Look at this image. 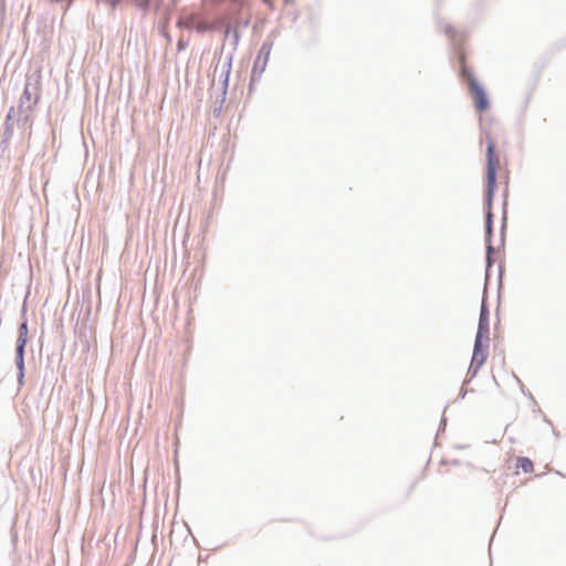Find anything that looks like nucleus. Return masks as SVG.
Instances as JSON below:
<instances>
[{
    "instance_id": "20e7f679",
    "label": "nucleus",
    "mask_w": 566,
    "mask_h": 566,
    "mask_svg": "<svg viewBox=\"0 0 566 566\" xmlns=\"http://www.w3.org/2000/svg\"><path fill=\"white\" fill-rule=\"evenodd\" d=\"M489 353H476L473 350L470 366L467 373V378L463 381V386L469 384L479 373L480 368L483 366L488 358Z\"/></svg>"
},
{
    "instance_id": "f03ea898",
    "label": "nucleus",
    "mask_w": 566,
    "mask_h": 566,
    "mask_svg": "<svg viewBox=\"0 0 566 566\" xmlns=\"http://www.w3.org/2000/svg\"><path fill=\"white\" fill-rule=\"evenodd\" d=\"M462 76L465 78L470 94L474 101V105L478 112L482 113L489 108V99L483 87L476 82L474 75L465 67L462 61Z\"/></svg>"
},
{
    "instance_id": "9d476101",
    "label": "nucleus",
    "mask_w": 566,
    "mask_h": 566,
    "mask_svg": "<svg viewBox=\"0 0 566 566\" xmlns=\"http://www.w3.org/2000/svg\"><path fill=\"white\" fill-rule=\"evenodd\" d=\"M506 201L503 203V218H502V226H501V244L504 245L505 240V227H506Z\"/></svg>"
},
{
    "instance_id": "9b49d317",
    "label": "nucleus",
    "mask_w": 566,
    "mask_h": 566,
    "mask_svg": "<svg viewBox=\"0 0 566 566\" xmlns=\"http://www.w3.org/2000/svg\"><path fill=\"white\" fill-rule=\"evenodd\" d=\"M479 317L480 318H490V311H489V306H488L485 298L482 301Z\"/></svg>"
},
{
    "instance_id": "0eeeda50",
    "label": "nucleus",
    "mask_w": 566,
    "mask_h": 566,
    "mask_svg": "<svg viewBox=\"0 0 566 566\" xmlns=\"http://www.w3.org/2000/svg\"><path fill=\"white\" fill-rule=\"evenodd\" d=\"M516 468L521 469L525 473H530L533 471L534 464L530 458L518 457L516 459Z\"/></svg>"
},
{
    "instance_id": "6ab92c4d",
    "label": "nucleus",
    "mask_w": 566,
    "mask_h": 566,
    "mask_svg": "<svg viewBox=\"0 0 566 566\" xmlns=\"http://www.w3.org/2000/svg\"><path fill=\"white\" fill-rule=\"evenodd\" d=\"M528 397L534 400L533 395L528 392Z\"/></svg>"
},
{
    "instance_id": "423d86ee",
    "label": "nucleus",
    "mask_w": 566,
    "mask_h": 566,
    "mask_svg": "<svg viewBox=\"0 0 566 566\" xmlns=\"http://www.w3.org/2000/svg\"><path fill=\"white\" fill-rule=\"evenodd\" d=\"M14 365L17 368V382L18 387L21 388L25 381V355L24 354H15Z\"/></svg>"
},
{
    "instance_id": "f3484780",
    "label": "nucleus",
    "mask_w": 566,
    "mask_h": 566,
    "mask_svg": "<svg viewBox=\"0 0 566 566\" xmlns=\"http://www.w3.org/2000/svg\"><path fill=\"white\" fill-rule=\"evenodd\" d=\"M553 433H554L556 437H558V436H559V433H558L555 429H553Z\"/></svg>"
},
{
    "instance_id": "2eb2a0df",
    "label": "nucleus",
    "mask_w": 566,
    "mask_h": 566,
    "mask_svg": "<svg viewBox=\"0 0 566 566\" xmlns=\"http://www.w3.org/2000/svg\"><path fill=\"white\" fill-rule=\"evenodd\" d=\"M543 419L546 423L552 424L551 420L545 415L543 416Z\"/></svg>"
},
{
    "instance_id": "4468645a",
    "label": "nucleus",
    "mask_w": 566,
    "mask_h": 566,
    "mask_svg": "<svg viewBox=\"0 0 566 566\" xmlns=\"http://www.w3.org/2000/svg\"><path fill=\"white\" fill-rule=\"evenodd\" d=\"M446 421H447L446 417H444V416H442L441 423H440V427H439V431H441V430H443V429H444Z\"/></svg>"
},
{
    "instance_id": "6e6552de",
    "label": "nucleus",
    "mask_w": 566,
    "mask_h": 566,
    "mask_svg": "<svg viewBox=\"0 0 566 566\" xmlns=\"http://www.w3.org/2000/svg\"><path fill=\"white\" fill-rule=\"evenodd\" d=\"M27 306L25 304L22 307V316H25ZM18 337H29V325L28 319L23 317V321L20 323L18 328Z\"/></svg>"
},
{
    "instance_id": "dca6fc26",
    "label": "nucleus",
    "mask_w": 566,
    "mask_h": 566,
    "mask_svg": "<svg viewBox=\"0 0 566 566\" xmlns=\"http://www.w3.org/2000/svg\"><path fill=\"white\" fill-rule=\"evenodd\" d=\"M83 147H84L85 154L87 155L88 154L87 144L83 143Z\"/></svg>"
},
{
    "instance_id": "7ed1b4c3",
    "label": "nucleus",
    "mask_w": 566,
    "mask_h": 566,
    "mask_svg": "<svg viewBox=\"0 0 566 566\" xmlns=\"http://www.w3.org/2000/svg\"><path fill=\"white\" fill-rule=\"evenodd\" d=\"M270 55V49L263 45L255 57V61L253 63L252 72H251V82H255L260 78L262 73L264 72L266 67V63Z\"/></svg>"
},
{
    "instance_id": "a211bd4d",
    "label": "nucleus",
    "mask_w": 566,
    "mask_h": 566,
    "mask_svg": "<svg viewBox=\"0 0 566 566\" xmlns=\"http://www.w3.org/2000/svg\"><path fill=\"white\" fill-rule=\"evenodd\" d=\"M517 382L522 384V382H521V379H517ZM521 387H522V391L525 394V391H524V389H523V385H521Z\"/></svg>"
},
{
    "instance_id": "ddd939ff",
    "label": "nucleus",
    "mask_w": 566,
    "mask_h": 566,
    "mask_svg": "<svg viewBox=\"0 0 566 566\" xmlns=\"http://www.w3.org/2000/svg\"><path fill=\"white\" fill-rule=\"evenodd\" d=\"M467 394H468V389H464V386H462L460 394H459V398L464 399Z\"/></svg>"
},
{
    "instance_id": "f8f14e48",
    "label": "nucleus",
    "mask_w": 566,
    "mask_h": 566,
    "mask_svg": "<svg viewBox=\"0 0 566 566\" xmlns=\"http://www.w3.org/2000/svg\"><path fill=\"white\" fill-rule=\"evenodd\" d=\"M478 325L479 326H488V327H490V318H480L479 317Z\"/></svg>"
},
{
    "instance_id": "39448f33",
    "label": "nucleus",
    "mask_w": 566,
    "mask_h": 566,
    "mask_svg": "<svg viewBox=\"0 0 566 566\" xmlns=\"http://www.w3.org/2000/svg\"><path fill=\"white\" fill-rule=\"evenodd\" d=\"M490 327L488 326H479L475 334L473 350L476 353H489V344H490Z\"/></svg>"
},
{
    "instance_id": "1a4fd4ad",
    "label": "nucleus",
    "mask_w": 566,
    "mask_h": 566,
    "mask_svg": "<svg viewBox=\"0 0 566 566\" xmlns=\"http://www.w3.org/2000/svg\"><path fill=\"white\" fill-rule=\"evenodd\" d=\"M29 337H17L14 354H24Z\"/></svg>"
},
{
    "instance_id": "f257e3e1",
    "label": "nucleus",
    "mask_w": 566,
    "mask_h": 566,
    "mask_svg": "<svg viewBox=\"0 0 566 566\" xmlns=\"http://www.w3.org/2000/svg\"><path fill=\"white\" fill-rule=\"evenodd\" d=\"M497 168L499 158L496 155V144H486V174L484 191V235L486 250V271L494 263L493 254L495 250L492 244L494 214L492 212V205L496 190Z\"/></svg>"
}]
</instances>
